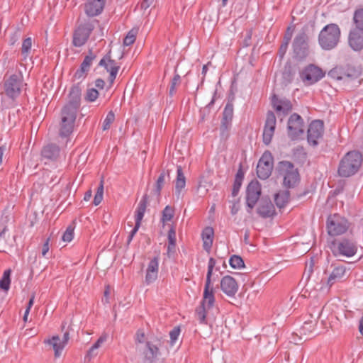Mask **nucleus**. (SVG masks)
I'll return each mask as SVG.
<instances>
[{"mask_svg":"<svg viewBox=\"0 0 363 363\" xmlns=\"http://www.w3.org/2000/svg\"><path fill=\"white\" fill-rule=\"evenodd\" d=\"M329 248L335 257H352L358 250V245L353 235L335 238L329 244Z\"/></svg>","mask_w":363,"mask_h":363,"instance_id":"obj_1","label":"nucleus"},{"mask_svg":"<svg viewBox=\"0 0 363 363\" xmlns=\"http://www.w3.org/2000/svg\"><path fill=\"white\" fill-rule=\"evenodd\" d=\"M362 163V154L359 151H350L340 161L337 173L342 177H350L359 171Z\"/></svg>","mask_w":363,"mask_h":363,"instance_id":"obj_2","label":"nucleus"},{"mask_svg":"<svg viewBox=\"0 0 363 363\" xmlns=\"http://www.w3.org/2000/svg\"><path fill=\"white\" fill-rule=\"evenodd\" d=\"M277 175L283 177V186L287 189L295 188L300 182L298 170L291 162L282 160L278 162L275 169Z\"/></svg>","mask_w":363,"mask_h":363,"instance_id":"obj_3","label":"nucleus"},{"mask_svg":"<svg viewBox=\"0 0 363 363\" xmlns=\"http://www.w3.org/2000/svg\"><path fill=\"white\" fill-rule=\"evenodd\" d=\"M341 31L335 23H330L323 27L318 35V43L324 50L335 48L340 39Z\"/></svg>","mask_w":363,"mask_h":363,"instance_id":"obj_4","label":"nucleus"},{"mask_svg":"<svg viewBox=\"0 0 363 363\" xmlns=\"http://www.w3.org/2000/svg\"><path fill=\"white\" fill-rule=\"evenodd\" d=\"M23 85V77L21 73L6 74L3 79V89L1 93L4 94L12 102H15L21 95Z\"/></svg>","mask_w":363,"mask_h":363,"instance_id":"obj_5","label":"nucleus"},{"mask_svg":"<svg viewBox=\"0 0 363 363\" xmlns=\"http://www.w3.org/2000/svg\"><path fill=\"white\" fill-rule=\"evenodd\" d=\"M353 20L355 28L350 32L348 43L353 50L360 51L363 49V9L354 11Z\"/></svg>","mask_w":363,"mask_h":363,"instance_id":"obj_6","label":"nucleus"},{"mask_svg":"<svg viewBox=\"0 0 363 363\" xmlns=\"http://www.w3.org/2000/svg\"><path fill=\"white\" fill-rule=\"evenodd\" d=\"M292 48L293 57L298 61H303L310 55L309 37L304 29L294 37Z\"/></svg>","mask_w":363,"mask_h":363,"instance_id":"obj_7","label":"nucleus"},{"mask_svg":"<svg viewBox=\"0 0 363 363\" xmlns=\"http://www.w3.org/2000/svg\"><path fill=\"white\" fill-rule=\"evenodd\" d=\"M350 223L338 213L330 214L327 218L326 228L330 236L336 237L347 233Z\"/></svg>","mask_w":363,"mask_h":363,"instance_id":"obj_8","label":"nucleus"},{"mask_svg":"<svg viewBox=\"0 0 363 363\" xmlns=\"http://www.w3.org/2000/svg\"><path fill=\"white\" fill-rule=\"evenodd\" d=\"M361 74V69L351 63L337 65L328 72V76L335 80L354 79Z\"/></svg>","mask_w":363,"mask_h":363,"instance_id":"obj_9","label":"nucleus"},{"mask_svg":"<svg viewBox=\"0 0 363 363\" xmlns=\"http://www.w3.org/2000/svg\"><path fill=\"white\" fill-rule=\"evenodd\" d=\"M325 75V72L318 66L309 64L299 72V77L306 86L313 85Z\"/></svg>","mask_w":363,"mask_h":363,"instance_id":"obj_10","label":"nucleus"},{"mask_svg":"<svg viewBox=\"0 0 363 363\" xmlns=\"http://www.w3.org/2000/svg\"><path fill=\"white\" fill-rule=\"evenodd\" d=\"M94 22H98V21H88L77 27L73 33L72 39V44L74 47H82L87 42L95 28Z\"/></svg>","mask_w":363,"mask_h":363,"instance_id":"obj_11","label":"nucleus"},{"mask_svg":"<svg viewBox=\"0 0 363 363\" xmlns=\"http://www.w3.org/2000/svg\"><path fill=\"white\" fill-rule=\"evenodd\" d=\"M305 133V123L298 113H292L287 122V135L291 140H298Z\"/></svg>","mask_w":363,"mask_h":363,"instance_id":"obj_12","label":"nucleus"},{"mask_svg":"<svg viewBox=\"0 0 363 363\" xmlns=\"http://www.w3.org/2000/svg\"><path fill=\"white\" fill-rule=\"evenodd\" d=\"M274 166V157L270 151L266 150L259 160L257 165V175L262 180L268 179L271 174Z\"/></svg>","mask_w":363,"mask_h":363,"instance_id":"obj_13","label":"nucleus"},{"mask_svg":"<svg viewBox=\"0 0 363 363\" xmlns=\"http://www.w3.org/2000/svg\"><path fill=\"white\" fill-rule=\"evenodd\" d=\"M61 122L60 125L59 135L61 138H67L73 132L74 125L77 118L76 112H69L67 110H61Z\"/></svg>","mask_w":363,"mask_h":363,"instance_id":"obj_14","label":"nucleus"},{"mask_svg":"<svg viewBox=\"0 0 363 363\" xmlns=\"http://www.w3.org/2000/svg\"><path fill=\"white\" fill-rule=\"evenodd\" d=\"M271 106L276 111L278 116H286L293 110V104L290 99L286 97H279L277 94H273L270 97Z\"/></svg>","mask_w":363,"mask_h":363,"instance_id":"obj_15","label":"nucleus"},{"mask_svg":"<svg viewBox=\"0 0 363 363\" xmlns=\"http://www.w3.org/2000/svg\"><path fill=\"white\" fill-rule=\"evenodd\" d=\"M82 87L81 83L73 84L68 94V101L62 109L67 110L69 112L77 113L81 105Z\"/></svg>","mask_w":363,"mask_h":363,"instance_id":"obj_16","label":"nucleus"},{"mask_svg":"<svg viewBox=\"0 0 363 363\" xmlns=\"http://www.w3.org/2000/svg\"><path fill=\"white\" fill-rule=\"evenodd\" d=\"M262 194L261 184L257 180L251 181L246 189V205L250 209L247 212L250 213L259 201Z\"/></svg>","mask_w":363,"mask_h":363,"instance_id":"obj_17","label":"nucleus"},{"mask_svg":"<svg viewBox=\"0 0 363 363\" xmlns=\"http://www.w3.org/2000/svg\"><path fill=\"white\" fill-rule=\"evenodd\" d=\"M99 66L104 67V69L109 72L108 80L109 82V89L113 84L117 74L120 69V66L116 60L111 58V52L109 50L99 61Z\"/></svg>","mask_w":363,"mask_h":363,"instance_id":"obj_18","label":"nucleus"},{"mask_svg":"<svg viewBox=\"0 0 363 363\" xmlns=\"http://www.w3.org/2000/svg\"><path fill=\"white\" fill-rule=\"evenodd\" d=\"M277 124L275 113L272 111H268L266 114V119L263 128L262 141L268 145L271 143L274 136Z\"/></svg>","mask_w":363,"mask_h":363,"instance_id":"obj_19","label":"nucleus"},{"mask_svg":"<svg viewBox=\"0 0 363 363\" xmlns=\"http://www.w3.org/2000/svg\"><path fill=\"white\" fill-rule=\"evenodd\" d=\"M324 132V123L321 120H313L307 130V140L310 145L316 146L318 140L322 138Z\"/></svg>","mask_w":363,"mask_h":363,"instance_id":"obj_20","label":"nucleus"},{"mask_svg":"<svg viewBox=\"0 0 363 363\" xmlns=\"http://www.w3.org/2000/svg\"><path fill=\"white\" fill-rule=\"evenodd\" d=\"M148 195L145 194L138 205L135 214V226L130 233L132 236H135L140 228L141 221L144 217L148 204Z\"/></svg>","mask_w":363,"mask_h":363,"instance_id":"obj_21","label":"nucleus"},{"mask_svg":"<svg viewBox=\"0 0 363 363\" xmlns=\"http://www.w3.org/2000/svg\"><path fill=\"white\" fill-rule=\"evenodd\" d=\"M299 72H301L299 66L288 60L285 63L281 72V84L286 86L291 84L296 74L299 73Z\"/></svg>","mask_w":363,"mask_h":363,"instance_id":"obj_22","label":"nucleus"},{"mask_svg":"<svg viewBox=\"0 0 363 363\" xmlns=\"http://www.w3.org/2000/svg\"><path fill=\"white\" fill-rule=\"evenodd\" d=\"M330 267L333 269L326 281V286L328 289H330L335 283L340 281L347 272L346 267L341 264L333 263Z\"/></svg>","mask_w":363,"mask_h":363,"instance_id":"obj_23","label":"nucleus"},{"mask_svg":"<svg viewBox=\"0 0 363 363\" xmlns=\"http://www.w3.org/2000/svg\"><path fill=\"white\" fill-rule=\"evenodd\" d=\"M257 213L263 218H272L276 215L274 206L269 197H262L259 200Z\"/></svg>","mask_w":363,"mask_h":363,"instance_id":"obj_24","label":"nucleus"},{"mask_svg":"<svg viewBox=\"0 0 363 363\" xmlns=\"http://www.w3.org/2000/svg\"><path fill=\"white\" fill-rule=\"evenodd\" d=\"M220 289L230 297L235 296L238 291V284L236 280L230 275L224 276L220 280Z\"/></svg>","mask_w":363,"mask_h":363,"instance_id":"obj_25","label":"nucleus"},{"mask_svg":"<svg viewBox=\"0 0 363 363\" xmlns=\"http://www.w3.org/2000/svg\"><path fill=\"white\" fill-rule=\"evenodd\" d=\"M69 339V333L68 331H66L63 335L62 340H60L58 335H54L51 339L45 340L44 342L48 343L52 346L55 351V357H58L60 356L62 350L68 342Z\"/></svg>","mask_w":363,"mask_h":363,"instance_id":"obj_26","label":"nucleus"},{"mask_svg":"<svg viewBox=\"0 0 363 363\" xmlns=\"http://www.w3.org/2000/svg\"><path fill=\"white\" fill-rule=\"evenodd\" d=\"M106 0H88L84 4L85 13L89 17L101 14L104 10Z\"/></svg>","mask_w":363,"mask_h":363,"instance_id":"obj_27","label":"nucleus"},{"mask_svg":"<svg viewBox=\"0 0 363 363\" xmlns=\"http://www.w3.org/2000/svg\"><path fill=\"white\" fill-rule=\"evenodd\" d=\"M216 298L214 296V289L211 286V281H206L203 293V298L200 304L210 310L214 306Z\"/></svg>","mask_w":363,"mask_h":363,"instance_id":"obj_28","label":"nucleus"},{"mask_svg":"<svg viewBox=\"0 0 363 363\" xmlns=\"http://www.w3.org/2000/svg\"><path fill=\"white\" fill-rule=\"evenodd\" d=\"M158 267L159 257L156 256L150 261L147 266L145 276V282L147 284H150L157 279L158 274Z\"/></svg>","mask_w":363,"mask_h":363,"instance_id":"obj_29","label":"nucleus"},{"mask_svg":"<svg viewBox=\"0 0 363 363\" xmlns=\"http://www.w3.org/2000/svg\"><path fill=\"white\" fill-rule=\"evenodd\" d=\"M160 354V350L157 345L150 341L146 342V347L143 351L145 362L154 363Z\"/></svg>","mask_w":363,"mask_h":363,"instance_id":"obj_30","label":"nucleus"},{"mask_svg":"<svg viewBox=\"0 0 363 363\" xmlns=\"http://www.w3.org/2000/svg\"><path fill=\"white\" fill-rule=\"evenodd\" d=\"M60 153V147L55 143H49L45 145L41 150V156L49 160H56Z\"/></svg>","mask_w":363,"mask_h":363,"instance_id":"obj_31","label":"nucleus"},{"mask_svg":"<svg viewBox=\"0 0 363 363\" xmlns=\"http://www.w3.org/2000/svg\"><path fill=\"white\" fill-rule=\"evenodd\" d=\"M214 231L211 227H206L201 233L203 248L209 252L213 245Z\"/></svg>","mask_w":363,"mask_h":363,"instance_id":"obj_32","label":"nucleus"},{"mask_svg":"<svg viewBox=\"0 0 363 363\" xmlns=\"http://www.w3.org/2000/svg\"><path fill=\"white\" fill-rule=\"evenodd\" d=\"M291 194L289 189L279 191L274 195V202L279 208H284L290 201Z\"/></svg>","mask_w":363,"mask_h":363,"instance_id":"obj_33","label":"nucleus"},{"mask_svg":"<svg viewBox=\"0 0 363 363\" xmlns=\"http://www.w3.org/2000/svg\"><path fill=\"white\" fill-rule=\"evenodd\" d=\"M186 186V177L181 165L177 167V178L175 181V193L179 196Z\"/></svg>","mask_w":363,"mask_h":363,"instance_id":"obj_34","label":"nucleus"},{"mask_svg":"<svg viewBox=\"0 0 363 363\" xmlns=\"http://www.w3.org/2000/svg\"><path fill=\"white\" fill-rule=\"evenodd\" d=\"M166 174L168 175V177H169V171H167V172L164 171V170H162L157 181H156V183H155V188L154 189L152 190V194L155 196L157 199L159 200L160 198V196H161V191L162 189V187L164 186V179H165V176Z\"/></svg>","mask_w":363,"mask_h":363,"instance_id":"obj_35","label":"nucleus"},{"mask_svg":"<svg viewBox=\"0 0 363 363\" xmlns=\"http://www.w3.org/2000/svg\"><path fill=\"white\" fill-rule=\"evenodd\" d=\"M182 83V78L180 75L177 72V68L174 70L173 78L169 82V96L173 97L177 93V88Z\"/></svg>","mask_w":363,"mask_h":363,"instance_id":"obj_36","label":"nucleus"},{"mask_svg":"<svg viewBox=\"0 0 363 363\" xmlns=\"http://www.w3.org/2000/svg\"><path fill=\"white\" fill-rule=\"evenodd\" d=\"M33 45V39L30 37L26 38L22 42L21 48V53L23 56V60H26L31 53V48Z\"/></svg>","mask_w":363,"mask_h":363,"instance_id":"obj_37","label":"nucleus"},{"mask_svg":"<svg viewBox=\"0 0 363 363\" xmlns=\"http://www.w3.org/2000/svg\"><path fill=\"white\" fill-rule=\"evenodd\" d=\"M232 127V122L221 120L219 128L220 137L222 140H227L230 136V131Z\"/></svg>","mask_w":363,"mask_h":363,"instance_id":"obj_38","label":"nucleus"},{"mask_svg":"<svg viewBox=\"0 0 363 363\" xmlns=\"http://www.w3.org/2000/svg\"><path fill=\"white\" fill-rule=\"evenodd\" d=\"M11 272L12 271L11 269H6L4 272L3 276L0 279V289L4 291H8L10 289L11 283Z\"/></svg>","mask_w":363,"mask_h":363,"instance_id":"obj_39","label":"nucleus"},{"mask_svg":"<svg viewBox=\"0 0 363 363\" xmlns=\"http://www.w3.org/2000/svg\"><path fill=\"white\" fill-rule=\"evenodd\" d=\"M174 216V209L170 206H166L162 211L161 222L164 225L170 221Z\"/></svg>","mask_w":363,"mask_h":363,"instance_id":"obj_40","label":"nucleus"},{"mask_svg":"<svg viewBox=\"0 0 363 363\" xmlns=\"http://www.w3.org/2000/svg\"><path fill=\"white\" fill-rule=\"evenodd\" d=\"M244 177L245 172L242 169V164H240L239 169L235 177L233 186L240 190L244 179Z\"/></svg>","mask_w":363,"mask_h":363,"instance_id":"obj_41","label":"nucleus"},{"mask_svg":"<svg viewBox=\"0 0 363 363\" xmlns=\"http://www.w3.org/2000/svg\"><path fill=\"white\" fill-rule=\"evenodd\" d=\"M99 96V92L96 88L88 87L84 95V100L89 103L94 102Z\"/></svg>","mask_w":363,"mask_h":363,"instance_id":"obj_42","label":"nucleus"},{"mask_svg":"<svg viewBox=\"0 0 363 363\" xmlns=\"http://www.w3.org/2000/svg\"><path fill=\"white\" fill-rule=\"evenodd\" d=\"M104 182V178L102 177L99 184V186L97 187V190L93 200V204L94 206H98L99 204L101 203V201L103 200Z\"/></svg>","mask_w":363,"mask_h":363,"instance_id":"obj_43","label":"nucleus"},{"mask_svg":"<svg viewBox=\"0 0 363 363\" xmlns=\"http://www.w3.org/2000/svg\"><path fill=\"white\" fill-rule=\"evenodd\" d=\"M229 264L233 269H241L245 267V262L242 258L236 255H233L229 259Z\"/></svg>","mask_w":363,"mask_h":363,"instance_id":"obj_44","label":"nucleus"},{"mask_svg":"<svg viewBox=\"0 0 363 363\" xmlns=\"http://www.w3.org/2000/svg\"><path fill=\"white\" fill-rule=\"evenodd\" d=\"M209 309H207L206 307L203 306V305L200 304L199 306H198L196 309V315L197 317V319L199 320V323L201 324H205L206 323V315H207V311Z\"/></svg>","mask_w":363,"mask_h":363,"instance_id":"obj_45","label":"nucleus"},{"mask_svg":"<svg viewBox=\"0 0 363 363\" xmlns=\"http://www.w3.org/2000/svg\"><path fill=\"white\" fill-rule=\"evenodd\" d=\"M233 104L230 103H226L224 108L221 120L232 122L233 118Z\"/></svg>","mask_w":363,"mask_h":363,"instance_id":"obj_46","label":"nucleus"},{"mask_svg":"<svg viewBox=\"0 0 363 363\" xmlns=\"http://www.w3.org/2000/svg\"><path fill=\"white\" fill-rule=\"evenodd\" d=\"M96 55L92 52L91 50H89V55L84 57V59L80 65L89 72L92 62L96 59Z\"/></svg>","mask_w":363,"mask_h":363,"instance_id":"obj_47","label":"nucleus"},{"mask_svg":"<svg viewBox=\"0 0 363 363\" xmlns=\"http://www.w3.org/2000/svg\"><path fill=\"white\" fill-rule=\"evenodd\" d=\"M74 220L72 222V224L69 225L65 230V232L63 233L62 240L64 242H70L74 238Z\"/></svg>","mask_w":363,"mask_h":363,"instance_id":"obj_48","label":"nucleus"},{"mask_svg":"<svg viewBox=\"0 0 363 363\" xmlns=\"http://www.w3.org/2000/svg\"><path fill=\"white\" fill-rule=\"evenodd\" d=\"M138 31L136 29H131L123 39V45L129 46L133 45L135 40Z\"/></svg>","mask_w":363,"mask_h":363,"instance_id":"obj_49","label":"nucleus"},{"mask_svg":"<svg viewBox=\"0 0 363 363\" xmlns=\"http://www.w3.org/2000/svg\"><path fill=\"white\" fill-rule=\"evenodd\" d=\"M21 36V29L20 27H16L14 30L10 34L9 43L11 46H13L20 39Z\"/></svg>","mask_w":363,"mask_h":363,"instance_id":"obj_50","label":"nucleus"},{"mask_svg":"<svg viewBox=\"0 0 363 363\" xmlns=\"http://www.w3.org/2000/svg\"><path fill=\"white\" fill-rule=\"evenodd\" d=\"M317 323L318 321L313 319L306 320L301 327V330L304 334H306V333H311L314 330Z\"/></svg>","mask_w":363,"mask_h":363,"instance_id":"obj_51","label":"nucleus"},{"mask_svg":"<svg viewBox=\"0 0 363 363\" xmlns=\"http://www.w3.org/2000/svg\"><path fill=\"white\" fill-rule=\"evenodd\" d=\"M114 120H115V114L112 111H110L107 113L104 121H103V124H102L103 130H108L111 127V125L113 123Z\"/></svg>","mask_w":363,"mask_h":363,"instance_id":"obj_52","label":"nucleus"},{"mask_svg":"<svg viewBox=\"0 0 363 363\" xmlns=\"http://www.w3.org/2000/svg\"><path fill=\"white\" fill-rule=\"evenodd\" d=\"M323 308L320 306H311L308 309L309 315L311 319L318 321L320 317Z\"/></svg>","mask_w":363,"mask_h":363,"instance_id":"obj_53","label":"nucleus"},{"mask_svg":"<svg viewBox=\"0 0 363 363\" xmlns=\"http://www.w3.org/2000/svg\"><path fill=\"white\" fill-rule=\"evenodd\" d=\"M89 71L86 69L82 66H79V67L77 69L75 73L73 75V79H84L88 75Z\"/></svg>","mask_w":363,"mask_h":363,"instance_id":"obj_54","label":"nucleus"},{"mask_svg":"<svg viewBox=\"0 0 363 363\" xmlns=\"http://www.w3.org/2000/svg\"><path fill=\"white\" fill-rule=\"evenodd\" d=\"M216 261L214 258L210 257L208 263V271L206 274V281H211L213 271L216 266Z\"/></svg>","mask_w":363,"mask_h":363,"instance_id":"obj_55","label":"nucleus"},{"mask_svg":"<svg viewBox=\"0 0 363 363\" xmlns=\"http://www.w3.org/2000/svg\"><path fill=\"white\" fill-rule=\"evenodd\" d=\"M181 333V329L179 326L174 327L170 332H169V336H170V343L172 345H173L175 342L177 340L179 335Z\"/></svg>","mask_w":363,"mask_h":363,"instance_id":"obj_56","label":"nucleus"},{"mask_svg":"<svg viewBox=\"0 0 363 363\" xmlns=\"http://www.w3.org/2000/svg\"><path fill=\"white\" fill-rule=\"evenodd\" d=\"M168 238V244H170L171 245H176V230L174 226L172 225L170 229L168 231L167 235Z\"/></svg>","mask_w":363,"mask_h":363,"instance_id":"obj_57","label":"nucleus"},{"mask_svg":"<svg viewBox=\"0 0 363 363\" xmlns=\"http://www.w3.org/2000/svg\"><path fill=\"white\" fill-rule=\"evenodd\" d=\"M289 44V42L282 40L281 45L278 50V56L279 57L280 60H281L284 58V57L287 51Z\"/></svg>","mask_w":363,"mask_h":363,"instance_id":"obj_58","label":"nucleus"},{"mask_svg":"<svg viewBox=\"0 0 363 363\" xmlns=\"http://www.w3.org/2000/svg\"><path fill=\"white\" fill-rule=\"evenodd\" d=\"M314 265H315L314 258L311 257L310 259L306 262V269H305L304 274H308V276L310 277L311 273L313 272Z\"/></svg>","mask_w":363,"mask_h":363,"instance_id":"obj_59","label":"nucleus"},{"mask_svg":"<svg viewBox=\"0 0 363 363\" xmlns=\"http://www.w3.org/2000/svg\"><path fill=\"white\" fill-rule=\"evenodd\" d=\"M145 340V334L143 329H138L135 335V343H143Z\"/></svg>","mask_w":363,"mask_h":363,"instance_id":"obj_60","label":"nucleus"},{"mask_svg":"<svg viewBox=\"0 0 363 363\" xmlns=\"http://www.w3.org/2000/svg\"><path fill=\"white\" fill-rule=\"evenodd\" d=\"M252 36V30L249 29V30H246V33H245L244 40L242 41L243 47H249L251 45Z\"/></svg>","mask_w":363,"mask_h":363,"instance_id":"obj_61","label":"nucleus"},{"mask_svg":"<svg viewBox=\"0 0 363 363\" xmlns=\"http://www.w3.org/2000/svg\"><path fill=\"white\" fill-rule=\"evenodd\" d=\"M230 206V213L233 216L236 215L240 210V199L232 201Z\"/></svg>","mask_w":363,"mask_h":363,"instance_id":"obj_62","label":"nucleus"},{"mask_svg":"<svg viewBox=\"0 0 363 363\" xmlns=\"http://www.w3.org/2000/svg\"><path fill=\"white\" fill-rule=\"evenodd\" d=\"M97 354V350L91 346L87 351L86 354L85 355L84 357V360L89 362L93 357H96Z\"/></svg>","mask_w":363,"mask_h":363,"instance_id":"obj_63","label":"nucleus"},{"mask_svg":"<svg viewBox=\"0 0 363 363\" xmlns=\"http://www.w3.org/2000/svg\"><path fill=\"white\" fill-rule=\"evenodd\" d=\"M294 30V27L292 28L291 26H289L286 28V30L285 34L283 38V40L290 43L292 35H293Z\"/></svg>","mask_w":363,"mask_h":363,"instance_id":"obj_64","label":"nucleus"}]
</instances>
